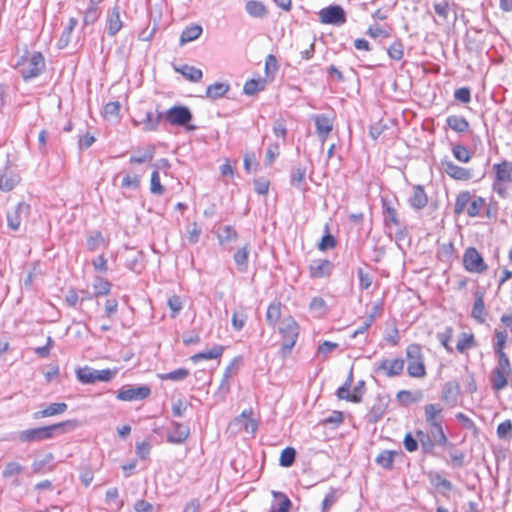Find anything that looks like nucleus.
I'll return each instance as SVG.
<instances>
[{"label":"nucleus","instance_id":"37998d69","mask_svg":"<svg viewBox=\"0 0 512 512\" xmlns=\"http://www.w3.org/2000/svg\"><path fill=\"white\" fill-rule=\"evenodd\" d=\"M395 455H397L396 451L383 450L376 457L375 462L382 468L391 470L393 468Z\"/></svg>","mask_w":512,"mask_h":512},{"label":"nucleus","instance_id":"de8ad7c7","mask_svg":"<svg viewBox=\"0 0 512 512\" xmlns=\"http://www.w3.org/2000/svg\"><path fill=\"white\" fill-rule=\"evenodd\" d=\"M77 24H78V20L76 18L71 17L69 19V23H68L67 27L64 29V31L62 32V34L60 36V39L58 42L59 48H65L69 44L70 39H71V34H72L73 30L75 29V27L77 26Z\"/></svg>","mask_w":512,"mask_h":512},{"label":"nucleus","instance_id":"c756f323","mask_svg":"<svg viewBox=\"0 0 512 512\" xmlns=\"http://www.w3.org/2000/svg\"><path fill=\"white\" fill-rule=\"evenodd\" d=\"M416 437L418 440V444L420 443L422 452L427 455H435V442L430 436L429 432H425L423 430L416 431Z\"/></svg>","mask_w":512,"mask_h":512},{"label":"nucleus","instance_id":"58836bf2","mask_svg":"<svg viewBox=\"0 0 512 512\" xmlns=\"http://www.w3.org/2000/svg\"><path fill=\"white\" fill-rule=\"evenodd\" d=\"M230 89L228 83L216 82L206 88V97L212 100L223 97Z\"/></svg>","mask_w":512,"mask_h":512},{"label":"nucleus","instance_id":"7ed1b4c3","mask_svg":"<svg viewBox=\"0 0 512 512\" xmlns=\"http://www.w3.org/2000/svg\"><path fill=\"white\" fill-rule=\"evenodd\" d=\"M407 374L412 378H424L427 374L422 347L417 343L409 344L405 350Z\"/></svg>","mask_w":512,"mask_h":512},{"label":"nucleus","instance_id":"ddd939ff","mask_svg":"<svg viewBox=\"0 0 512 512\" xmlns=\"http://www.w3.org/2000/svg\"><path fill=\"white\" fill-rule=\"evenodd\" d=\"M251 415V409L244 410L230 423V427L237 430L243 429L247 433L254 434L258 428V424L251 418Z\"/></svg>","mask_w":512,"mask_h":512},{"label":"nucleus","instance_id":"4468645a","mask_svg":"<svg viewBox=\"0 0 512 512\" xmlns=\"http://www.w3.org/2000/svg\"><path fill=\"white\" fill-rule=\"evenodd\" d=\"M334 265L328 259H315L310 262L309 272L312 278H323L331 275Z\"/></svg>","mask_w":512,"mask_h":512},{"label":"nucleus","instance_id":"bb28decb","mask_svg":"<svg viewBox=\"0 0 512 512\" xmlns=\"http://www.w3.org/2000/svg\"><path fill=\"white\" fill-rule=\"evenodd\" d=\"M202 32V26L199 24H191L190 26L185 27V29L182 31L180 35V46H183L189 42L198 39L201 36Z\"/></svg>","mask_w":512,"mask_h":512},{"label":"nucleus","instance_id":"dca6fc26","mask_svg":"<svg viewBox=\"0 0 512 512\" xmlns=\"http://www.w3.org/2000/svg\"><path fill=\"white\" fill-rule=\"evenodd\" d=\"M123 27L120 17V7L115 5L107 12V33L109 36H115Z\"/></svg>","mask_w":512,"mask_h":512},{"label":"nucleus","instance_id":"6ab92c4d","mask_svg":"<svg viewBox=\"0 0 512 512\" xmlns=\"http://www.w3.org/2000/svg\"><path fill=\"white\" fill-rule=\"evenodd\" d=\"M409 204L414 210H422L428 204V196L422 185H415L409 198Z\"/></svg>","mask_w":512,"mask_h":512},{"label":"nucleus","instance_id":"0e129e2a","mask_svg":"<svg viewBox=\"0 0 512 512\" xmlns=\"http://www.w3.org/2000/svg\"><path fill=\"white\" fill-rule=\"evenodd\" d=\"M263 89H264V84L261 81L251 79V80H248L245 82L244 87H243V92H244V94H246L248 96H253Z\"/></svg>","mask_w":512,"mask_h":512},{"label":"nucleus","instance_id":"393cba45","mask_svg":"<svg viewBox=\"0 0 512 512\" xmlns=\"http://www.w3.org/2000/svg\"><path fill=\"white\" fill-rule=\"evenodd\" d=\"M430 431L429 434L432 437L433 441L437 446L442 447H453V444L449 441L448 437L446 436L444 429L442 427V423H437L429 426Z\"/></svg>","mask_w":512,"mask_h":512},{"label":"nucleus","instance_id":"b1692460","mask_svg":"<svg viewBox=\"0 0 512 512\" xmlns=\"http://www.w3.org/2000/svg\"><path fill=\"white\" fill-rule=\"evenodd\" d=\"M68 409V405L64 402L51 403L45 409L37 411L33 414L34 419L46 418L64 413Z\"/></svg>","mask_w":512,"mask_h":512},{"label":"nucleus","instance_id":"72a5a7b5","mask_svg":"<svg viewBox=\"0 0 512 512\" xmlns=\"http://www.w3.org/2000/svg\"><path fill=\"white\" fill-rule=\"evenodd\" d=\"M250 254V245L246 244L239 248L233 255V259L240 272H246L248 269V259Z\"/></svg>","mask_w":512,"mask_h":512},{"label":"nucleus","instance_id":"f257e3e1","mask_svg":"<svg viewBox=\"0 0 512 512\" xmlns=\"http://www.w3.org/2000/svg\"><path fill=\"white\" fill-rule=\"evenodd\" d=\"M66 427H76V421L68 420L48 426L26 429L18 434V440L22 443H35L54 438L56 435L66 432Z\"/></svg>","mask_w":512,"mask_h":512},{"label":"nucleus","instance_id":"79ce46f5","mask_svg":"<svg viewBox=\"0 0 512 512\" xmlns=\"http://www.w3.org/2000/svg\"><path fill=\"white\" fill-rule=\"evenodd\" d=\"M246 12L255 18H264L267 15V9L265 5L256 0H250L245 6Z\"/></svg>","mask_w":512,"mask_h":512},{"label":"nucleus","instance_id":"a19ab883","mask_svg":"<svg viewBox=\"0 0 512 512\" xmlns=\"http://www.w3.org/2000/svg\"><path fill=\"white\" fill-rule=\"evenodd\" d=\"M509 372L493 369L491 374V385L495 391H500L507 386Z\"/></svg>","mask_w":512,"mask_h":512},{"label":"nucleus","instance_id":"423d86ee","mask_svg":"<svg viewBox=\"0 0 512 512\" xmlns=\"http://www.w3.org/2000/svg\"><path fill=\"white\" fill-rule=\"evenodd\" d=\"M164 114V119L171 125L186 127L187 130L193 131L196 129L194 125H188L192 120L193 115L190 109L186 106L175 105L168 109Z\"/></svg>","mask_w":512,"mask_h":512},{"label":"nucleus","instance_id":"7c9ffc66","mask_svg":"<svg viewBox=\"0 0 512 512\" xmlns=\"http://www.w3.org/2000/svg\"><path fill=\"white\" fill-rule=\"evenodd\" d=\"M383 218L385 226H400V220L398 218V214L396 209L390 204L389 201L383 199Z\"/></svg>","mask_w":512,"mask_h":512},{"label":"nucleus","instance_id":"39448f33","mask_svg":"<svg viewBox=\"0 0 512 512\" xmlns=\"http://www.w3.org/2000/svg\"><path fill=\"white\" fill-rule=\"evenodd\" d=\"M279 333L283 338L282 353L287 355L294 347L299 336V325L292 317L284 318L279 326Z\"/></svg>","mask_w":512,"mask_h":512},{"label":"nucleus","instance_id":"a211bd4d","mask_svg":"<svg viewBox=\"0 0 512 512\" xmlns=\"http://www.w3.org/2000/svg\"><path fill=\"white\" fill-rule=\"evenodd\" d=\"M20 182V176L5 167L3 171L0 172V190L4 192H9L15 188V186Z\"/></svg>","mask_w":512,"mask_h":512},{"label":"nucleus","instance_id":"6e6d98bb","mask_svg":"<svg viewBox=\"0 0 512 512\" xmlns=\"http://www.w3.org/2000/svg\"><path fill=\"white\" fill-rule=\"evenodd\" d=\"M24 471V466L17 462H8L4 466L2 470V477L3 478H11L13 476L19 475Z\"/></svg>","mask_w":512,"mask_h":512},{"label":"nucleus","instance_id":"6e6552de","mask_svg":"<svg viewBox=\"0 0 512 512\" xmlns=\"http://www.w3.org/2000/svg\"><path fill=\"white\" fill-rule=\"evenodd\" d=\"M405 360L402 358L383 359L375 364L374 372L383 373L388 378L400 376L403 373Z\"/></svg>","mask_w":512,"mask_h":512},{"label":"nucleus","instance_id":"0eeeda50","mask_svg":"<svg viewBox=\"0 0 512 512\" xmlns=\"http://www.w3.org/2000/svg\"><path fill=\"white\" fill-rule=\"evenodd\" d=\"M463 266L471 273H483L487 270L483 257L474 247H469L463 255Z\"/></svg>","mask_w":512,"mask_h":512},{"label":"nucleus","instance_id":"09e8293b","mask_svg":"<svg viewBox=\"0 0 512 512\" xmlns=\"http://www.w3.org/2000/svg\"><path fill=\"white\" fill-rule=\"evenodd\" d=\"M218 241L221 245L227 242H233L238 238L237 231L230 225L221 228L217 234Z\"/></svg>","mask_w":512,"mask_h":512},{"label":"nucleus","instance_id":"aec40b11","mask_svg":"<svg viewBox=\"0 0 512 512\" xmlns=\"http://www.w3.org/2000/svg\"><path fill=\"white\" fill-rule=\"evenodd\" d=\"M475 301L472 307L471 316L478 323L483 324L486 320V309L484 304V295L482 292H475Z\"/></svg>","mask_w":512,"mask_h":512},{"label":"nucleus","instance_id":"bf43d9fd","mask_svg":"<svg viewBox=\"0 0 512 512\" xmlns=\"http://www.w3.org/2000/svg\"><path fill=\"white\" fill-rule=\"evenodd\" d=\"M453 156L462 163H467L471 159L469 150L461 144H456L452 148Z\"/></svg>","mask_w":512,"mask_h":512},{"label":"nucleus","instance_id":"f8f14e48","mask_svg":"<svg viewBox=\"0 0 512 512\" xmlns=\"http://www.w3.org/2000/svg\"><path fill=\"white\" fill-rule=\"evenodd\" d=\"M190 435V428L177 421L171 422V428L167 433V442L171 444H183Z\"/></svg>","mask_w":512,"mask_h":512},{"label":"nucleus","instance_id":"f704fd0d","mask_svg":"<svg viewBox=\"0 0 512 512\" xmlns=\"http://www.w3.org/2000/svg\"><path fill=\"white\" fill-rule=\"evenodd\" d=\"M224 346L222 345H215L213 346L211 349L207 350V351H203V352H199V353H196L194 354L192 357H191V360L194 362V363H197L201 360H212V359H218L222 356L223 352H224Z\"/></svg>","mask_w":512,"mask_h":512},{"label":"nucleus","instance_id":"4c0bfd02","mask_svg":"<svg viewBox=\"0 0 512 512\" xmlns=\"http://www.w3.org/2000/svg\"><path fill=\"white\" fill-rule=\"evenodd\" d=\"M306 171H307L306 166H303V165L294 166L290 172V184L293 187L302 189V186L305 183Z\"/></svg>","mask_w":512,"mask_h":512},{"label":"nucleus","instance_id":"5701e85b","mask_svg":"<svg viewBox=\"0 0 512 512\" xmlns=\"http://www.w3.org/2000/svg\"><path fill=\"white\" fill-rule=\"evenodd\" d=\"M164 119V114L162 112L153 113L152 111H148L145 114L143 120L139 122L142 125V130L145 132L156 131L158 129V125L161 120Z\"/></svg>","mask_w":512,"mask_h":512},{"label":"nucleus","instance_id":"49530a36","mask_svg":"<svg viewBox=\"0 0 512 512\" xmlns=\"http://www.w3.org/2000/svg\"><path fill=\"white\" fill-rule=\"evenodd\" d=\"M281 317V304L280 302L271 303L266 312L267 323L274 327Z\"/></svg>","mask_w":512,"mask_h":512},{"label":"nucleus","instance_id":"cd10ccee","mask_svg":"<svg viewBox=\"0 0 512 512\" xmlns=\"http://www.w3.org/2000/svg\"><path fill=\"white\" fill-rule=\"evenodd\" d=\"M366 392V383L364 380H359L353 387V391L347 390V393L340 395L339 399L350 401L353 403H360L363 399V395Z\"/></svg>","mask_w":512,"mask_h":512},{"label":"nucleus","instance_id":"1a4fd4ad","mask_svg":"<svg viewBox=\"0 0 512 512\" xmlns=\"http://www.w3.org/2000/svg\"><path fill=\"white\" fill-rule=\"evenodd\" d=\"M150 394L151 389L147 385H125L119 390L117 394V399L120 401L128 402L141 401L149 397Z\"/></svg>","mask_w":512,"mask_h":512},{"label":"nucleus","instance_id":"c03bdc74","mask_svg":"<svg viewBox=\"0 0 512 512\" xmlns=\"http://www.w3.org/2000/svg\"><path fill=\"white\" fill-rule=\"evenodd\" d=\"M428 477L431 484L437 489L451 491L453 488V484L451 483V481L443 478L438 472H430L428 474Z\"/></svg>","mask_w":512,"mask_h":512},{"label":"nucleus","instance_id":"5fc2aeb1","mask_svg":"<svg viewBox=\"0 0 512 512\" xmlns=\"http://www.w3.org/2000/svg\"><path fill=\"white\" fill-rule=\"evenodd\" d=\"M484 204H485V201L482 197H480V196L471 197V200L466 209L468 216H470V217L478 216L481 209L483 208Z\"/></svg>","mask_w":512,"mask_h":512},{"label":"nucleus","instance_id":"a18cd8bd","mask_svg":"<svg viewBox=\"0 0 512 512\" xmlns=\"http://www.w3.org/2000/svg\"><path fill=\"white\" fill-rule=\"evenodd\" d=\"M471 197L472 196L469 191H462L457 195L454 205L455 215H460L467 209Z\"/></svg>","mask_w":512,"mask_h":512},{"label":"nucleus","instance_id":"052dcab7","mask_svg":"<svg viewBox=\"0 0 512 512\" xmlns=\"http://www.w3.org/2000/svg\"><path fill=\"white\" fill-rule=\"evenodd\" d=\"M247 318H248L247 314L245 313V311L243 309H241L239 311H234L232 314V319H231L232 327L234 328V330H236V331L242 330L246 324Z\"/></svg>","mask_w":512,"mask_h":512},{"label":"nucleus","instance_id":"4be33fe9","mask_svg":"<svg viewBox=\"0 0 512 512\" xmlns=\"http://www.w3.org/2000/svg\"><path fill=\"white\" fill-rule=\"evenodd\" d=\"M54 455L52 453L45 454L42 458L33 461L31 468L34 474H45L54 469L52 464Z\"/></svg>","mask_w":512,"mask_h":512},{"label":"nucleus","instance_id":"a878e982","mask_svg":"<svg viewBox=\"0 0 512 512\" xmlns=\"http://www.w3.org/2000/svg\"><path fill=\"white\" fill-rule=\"evenodd\" d=\"M315 125L318 136L324 141L333 128L331 119L324 114L316 115Z\"/></svg>","mask_w":512,"mask_h":512},{"label":"nucleus","instance_id":"9d476101","mask_svg":"<svg viewBox=\"0 0 512 512\" xmlns=\"http://www.w3.org/2000/svg\"><path fill=\"white\" fill-rule=\"evenodd\" d=\"M323 24L342 25L346 22V13L340 5H330L319 12Z\"/></svg>","mask_w":512,"mask_h":512},{"label":"nucleus","instance_id":"f03ea898","mask_svg":"<svg viewBox=\"0 0 512 512\" xmlns=\"http://www.w3.org/2000/svg\"><path fill=\"white\" fill-rule=\"evenodd\" d=\"M45 66V59L40 52L27 53L17 62V67L24 81L38 77L44 71Z\"/></svg>","mask_w":512,"mask_h":512},{"label":"nucleus","instance_id":"c85d7f7f","mask_svg":"<svg viewBox=\"0 0 512 512\" xmlns=\"http://www.w3.org/2000/svg\"><path fill=\"white\" fill-rule=\"evenodd\" d=\"M443 408L440 404H427L424 407L425 421L428 426L441 423V412Z\"/></svg>","mask_w":512,"mask_h":512},{"label":"nucleus","instance_id":"8fccbe9b","mask_svg":"<svg viewBox=\"0 0 512 512\" xmlns=\"http://www.w3.org/2000/svg\"><path fill=\"white\" fill-rule=\"evenodd\" d=\"M189 376V370L186 368H178L171 372L159 374L158 377L161 380H171V381H182Z\"/></svg>","mask_w":512,"mask_h":512},{"label":"nucleus","instance_id":"864d4df0","mask_svg":"<svg viewBox=\"0 0 512 512\" xmlns=\"http://www.w3.org/2000/svg\"><path fill=\"white\" fill-rule=\"evenodd\" d=\"M388 56L395 61H400L404 55V45L400 39L395 40L387 49Z\"/></svg>","mask_w":512,"mask_h":512},{"label":"nucleus","instance_id":"3c124183","mask_svg":"<svg viewBox=\"0 0 512 512\" xmlns=\"http://www.w3.org/2000/svg\"><path fill=\"white\" fill-rule=\"evenodd\" d=\"M476 345L475 338L473 334L470 333H461L457 342V350L460 353L465 352L467 349H470Z\"/></svg>","mask_w":512,"mask_h":512},{"label":"nucleus","instance_id":"20e7f679","mask_svg":"<svg viewBox=\"0 0 512 512\" xmlns=\"http://www.w3.org/2000/svg\"><path fill=\"white\" fill-rule=\"evenodd\" d=\"M117 373L118 370L116 368L96 370L85 366L76 370V377L82 384H93L96 381L109 382L117 375Z\"/></svg>","mask_w":512,"mask_h":512},{"label":"nucleus","instance_id":"774afa93","mask_svg":"<svg viewBox=\"0 0 512 512\" xmlns=\"http://www.w3.org/2000/svg\"><path fill=\"white\" fill-rule=\"evenodd\" d=\"M337 499V490L334 488H330L329 492L326 494L325 498L322 501V511L328 512V510L336 503Z\"/></svg>","mask_w":512,"mask_h":512},{"label":"nucleus","instance_id":"ea45409f","mask_svg":"<svg viewBox=\"0 0 512 512\" xmlns=\"http://www.w3.org/2000/svg\"><path fill=\"white\" fill-rule=\"evenodd\" d=\"M446 123L450 129L458 133L465 132L469 128V122L463 116L450 115L447 117Z\"/></svg>","mask_w":512,"mask_h":512},{"label":"nucleus","instance_id":"2f4dec72","mask_svg":"<svg viewBox=\"0 0 512 512\" xmlns=\"http://www.w3.org/2000/svg\"><path fill=\"white\" fill-rule=\"evenodd\" d=\"M493 169L496 173V179L500 182H511L512 181V162L502 161L493 165Z\"/></svg>","mask_w":512,"mask_h":512},{"label":"nucleus","instance_id":"473e14b6","mask_svg":"<svg viewBox=\"0 0 512 512\" xmlns=\"http://www.w3.org/2000/svg\"><path fill=\"white\" fill-rule=\"evenodd\" d=\"M385 411L386 404L378 397L365 418L368 423L375 424L383 417Z\"/></svg>","mask_w":512,"mask_h":512},{"label":"nucleus","instance_id":"e433bc0d","mask_svg":"<svg viewBox=\"0 0 512 512\" xmlns=\"http://www.w3.org/2000/svg\"><path fill=\"white\" fill-rule=\"evenodd\" d=\"M174 70L192 82H199L203 77L201 69L196 68L194 66H189L187 64L179 67L174 66Z\"/></svg>","mask_w":512,"mask_h":512},{"label":"nucleus","instance_id":"338daca9","mask_svg":"<svg viewBox=\"0 0 512 512\" xmlns=\"http://www.w3.org/2000/svg\"><path fill=\"white\" fill-rule=\"evenodd\" d=\"M497 436L500 439H508L512 436V421L505 420L497 427Z\"/></svg>","mask_w":512,"mask_h":512},{"label":"nucleus","instance_id":"680f3d73","mask_svg":"<svg viewBox=\"0 0 512 512\" xmlns=\"http://www.w3.org/2000/svg\"><path fill=\"white\" fill-rule=\"evenodd\" d=\"M101 15L99 7L88 6L84 13L83 24L85 26L94 24Z\"/></svg>","mask_w":512,"mask_h":512},{"label":"nucleus","instance_id":"e2e57ef3","mask_svg":"<svg viewBox=\"0 0 512 512\" xmlns=\"http://www.w3.org/2000/svg\"><path fill=\"white\" fill-rule=\"evenodd\" d=\"M167 305L171 310V318H176L183 308V301L178 295H172L167 301Z\"/></svg>","mask_w":512,"mask_h":512},{"label":"nucleus","instance_id":"13d9d810","mask_svg":"<svg viewBox=\"0 0 512 512\" xmlns=\"http://www.w3.org/2000/svg\"><path fill=\"white\" fill-rule=\"evenodd\" d=\"M93 288L96 296L107 295L111 290V283L102 277H97L93 284Z\"/></svg>","mask_w":512,"mask_h":512},{"label":"nucleus","instance_id":"f3484780","mask_svg":"<svg viewBox=\"0 0 512 512\" xmlns=\"http://www.w3.org/2000/svg\"><path fill=\"white\" fill-rule=\"evenodd\" d=\"M441 165L446 172L447 175H449L451 178L456 180H468L471 178V173L468 169L460 167L456 164H454L450 160H443L441 162Z\"/></svg>","mask_w":512,"mask_h":512},{"label":"nucleus","instance_id":"603ef678","mask_svg":"<svg viewBox=\"0 0 512 512\" xmlns=\"http://www.w3.org/2000/svg\"><path fill=\"white\" fill-rule=\"evenodd\" d=\"M155 154V146L149 145L145 148L144 152L141 155H132L129 159L131 164H141L148 161H151Z\"/></svg>","mask_w":512,"mask_h":512},{"label":"nucleus","instance_id":"69168bd1","mask_svg":"<svg viewBox=\"0 0 512 512\" xmlns=\"http://www.w3.org/2000/svg\"><path fill=\"white\" fill-rule=\"evenodd\" d=\"M165 189L160 183V175L157 170H154L150 179V192L154 195H163Z\"/></svg>","mask_w":512,"mask_h":512},{"label":"nucleus","instance_id":"4d7b16f0","mask_svg":"<svg viewBox=\"0 0 512 512\" xmlns=\"http://www.w3.org/2000/svg\"><path fill=\"white\" fill-rule=\"evenodd\" d=\"M296 457V450L292 447H286L282 450L279 463L282 467H290L293 465Z\"/></svg>","mask_w":512,"mask_h":512},{"label":"nucleus","instance_id":"9b49d317","mask_svg":"<svg viewBox=\"0 0 512 512\" xmlns=\"http://www.w3.org/2000/svg\"><path fill=\"white\" fill-rule=\"evenodd\" d=\"M30 206L24 202H20L16 207L7 212V225L10 229L18 231L21 226L22 220L27 217Z\"/></svg>","mask_w":512,"mask_h":512},{"label":"nucleus","instance_id":"2eb2a0df","mask_svg":"<svg viewBox=\"0 0 512 512\" xmlns=\"http://www.w3.org/2000/svg\"><path fill=\"white\" fill-rule=\"evenodd\" d=\"M460 395V386L456 381H448L444 384L441 393V400L449 406L454 407Z\"/></svg>","mask_w":512,"mask_h":512},{"label":"nucleus","instance_id":"412c9836","mask_svg":"<svg viewBox=\"0 0 512 512\" xmlns=\"http://www.w3.org/2000/svg\"><path fill=\"white\" fill-rule=\"evenodd\" d=\"M274 500L269 512H289L292 506L290 499L282 492L272 491Z\"/></svg>","mask_w":512,"mask_h":512},{"label":"nucleus","instance_id":"c9c22d12","mask_svg":"<svg viewBox=\"0 0 512 512\" xmlns=\"http://www.w3.org/2000/svg\"><path fill=\"white\" fill-rule=\"evenodd\" d=\"M423 397V393L420 390L411 392L409 390H400L396 394L397 401L402 406H409L412 403L419 402Z\"/></svg>","mask_w":512,"mask_h":512}]
</instances>
